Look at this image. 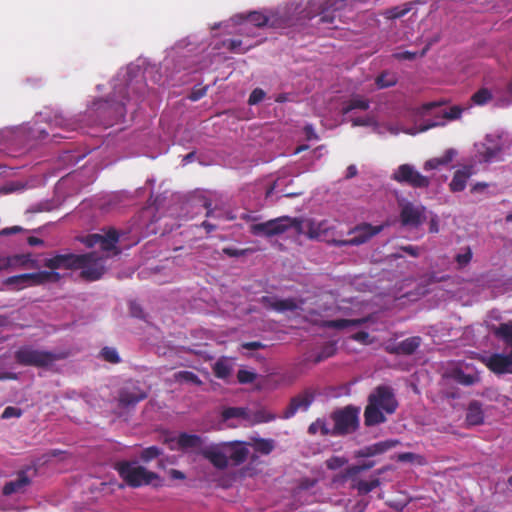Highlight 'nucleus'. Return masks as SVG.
Instances as JSON below:
<instances>
[{
	"label": "nucleus",
	"mask_w": 512,
	"mask_h": 512,
	"mask_svg": "<svg viewBox=\"0 0 512 512\" xmlns=\"http://www.w3.org/2000/svg\"><path fill=\"white\" fill-rule=\"evenodd\" d=\"M398 407V401L393 389L386 385L377 386L368 396L364 410V423L367 427L386 422L385 414H393Z\"/></svg>",
	"instance_id": "obj_1"
},
{
	"label": "nucleus",
	"mask_w": 512,
	"mask_h": 512,
	"mask_svg": "<svg viewBox=\"0 0 512 512\" xmlns=\"http://www.w3.org/2000/svg\"><path fill=\"white\" fill-rule=\"evenodd\" d=\"M491 331L495 337L501 339L511 348L510 354L493 353L482 357L481 361L494 374L512 373V321L492 326Z\"/></svg>",
	"instance_id": "obj_2"
},
{
	"label": "nucleus",
	"mask_w": 512,
	"mask_h": 512,
	"mask_svg": "<svg viewBox=\"0 0 512 512\" xmlns=\"http://www.w3.org/2000/svg\"><path fill=\"white\" fill-rule=\"evenodd\" d=\"M69 352L47 351L37 349L33 345H22L14 353L15 362L21 366L49 369L55 362L64 360Z\"/></svg>",
	"instance_id": "obj_3"
},
{
	"label": "nucleus",
	"mask_w": 512,
	"mask_h": 512,
	"mask_svg": "<svg viewBox=\"0 0 512 512\" xmlns=\"http://www.w3.org/2000/svg\"><path fill=\"white\" fill-rule=\"evenodd\" d=\"M114 468L121 479L132 488L150 485L153 484L155 480L160 479L157 473L137 465L136 462L120 461L115 464Z\"/></svg>",
	"instance_id": "obj_4"
},
{
	"label": "nucleus",
	"mask_w": 512,
	"mask_h": 512,
	"mask_svg": "<svg viewBox=\"0 0 512 512\" xmlns=\"http://www.w3.org/2000/svg\"><path fill=\"white\" fill-rule=\"evenodd\" d=\"M89 113L97 116V124L110 127L125 117L126 106L123 101L100 99L93 103Z\"/></svg>",
	"instance_id": "obj_5"
},
{
	"label": "nucleus",
	"mask_w": 512,
	"mask_h": 512,
	"mask_svg": "<svg viewBox=\"0 0 512 512\" xmlns=\"http://www.w3.org/2000/svg\"><path fill=\"white\" fill-rule=\"evenodd\" d=\"M290 228H295L297 231H300L302 228V221L290 216H281L263 223L252 224L249 227V232L254 236L270 238L282 235Z\"/></svg>",
	"instance_id": "obj_6"
},
{
	"label": "nucleus",
	"mask_w": 512,
	"mask_h": 512,
	"mask_svg": "<svg viewBox=\"0 0 512 512\" xmlns=\"http://www.w3.org/2000/svg\"><path fill=\"white\" fill-rule=\"evenodd\" d=\"M360 408L348 405L331 413L334 422L332 436H344L355 432L359 427Z\"/></svg>",
	"instance_id": "obj_7"
},
{
	"label": "nucleus",
	"mask_w": 512,
	"mask_h": 512,
	"mask_svg": "<svg viewBox=\"0 0 512 512\" xmlns=\"http://www.w3.org/2000/svg\"><path fill=\"white\" fill-rule=\"evenodd\" d=\"M80 256H86L82 264L77 266V269H81L80 276L84 280L90 282L97 281L105 274V263L108 256H103L97 251L80 254Z\"/></svg>",
	"instance_id": "obj_8"
},
{
	"label": "nucleus",
	"mask_w": 512,
	"mask_h": 512,
	"mask_svg": "<svg viewBox=\"0 0 512 512\" xmlns=\"http://www.w3.org/2000/svg\"><path fill=\"white\" fill-rule=\"evenodd\" d=\"M383 230V225L373 226L370 223H362L349 231L351 237L344 240H333L335 246H359L368 242Z\"/></svg>",
	"instance_id": "obj_9"
},
{
	"label": "nucleus",
	"mask_w": 512,
	"mask_h": 512,
	"mask_svg": "<svg viewBox=\"0 0 512 512\" xmlns=\"http://www.w3.org/2000/svg\"><path fill=\"white\" fill-rule=\"evenodd\" d=\"M392 179L412 188L425 189L430 186L429 177L422 175L410 164L400 165L392 174Z\"/></svg>",
	"instance_id": "obj_10"
},
{
	"label": "nucleus",
	"mask_w": 512,
	"mask_h": 512,
	"mask_svg": "<svg viewBox=\"0 0 512 512\" xmlns=\"http://www.w3.org/2000/svg\"><path fill=\"white\" fill-rule=\"evenodd\" d=\"M427 219L426 207L421 204L405 202L400 204L399 221L401 226L406 228L417 229Z\"/></svg>",
	"instance_id": "obj_11"
},
{
	"label": "nucleus",
	"mask_w": 512,
	"mask_h": 512,
	"mask_svg": "<svg viewBox=\"0 0 512 512\" xmlns=\"http://www.w3.org/2000/svg\"><path fill=\"white\" fill-rule=\"evenodd\" d=\"M50 276L51 273L47 271L14 275L6 278L3 285L13 286L16 290H21L28 286L43 284L49 280Z\"/></svg>",
	"instance_id": "obj_12"
},
{
	"label": "nucleus",
	"mask_w": 512,
	"mask_h": 512,
	"mask_svg": "<svg viewBox=\"0 0 512 512\" xmlns=\"http://www.w3.org/2000/svg\"><path fill=\"white\" fill-rule=\"evenodd\" d=\"M198 453L208 460L216 469L224 470L229 466L224 442L201 448Z\"/></svg>",
	"instance_id": "obj_13"
},
{
	"label": "nucleus",
	"mask_w": 512,
	"mask_h": 512,
	"mask_svg": "<svg viewBox=\"0 0 512 512\" xmlns=\"http://www.w3.org/2000/svg\"><path fill=\"white\" fill-rule=\"evenodd\" d=\"M86 256H80V254H57L51 258H48L44 262V266L51 269H77V266L81 265L85 260Z\"/></svg>",
	"instance_id": "obj_14"
},
{
	"label": "nucleus",
	"mask_w": 512,
	"mask_h": 512,
	"mask_svg": "<svg viewBox=\"0 0 512 512\" xmlns=\"http://www.w3.org/2000/svg\"><path fill=\"white\" fill-rule=\"evenodd\" d=\"M314 400V394L310 390H305L302 393L291 398L289 405L280 416L283 419L292 418L299 410H307Z\"/></svg>",
	"instance_id": "obj_15"
},
{
	"label": "nucleus",
	"mask_w": 512,
	"mask_h": 512,
	"mask_svg": "<svg viewBox=\"0 0 512 512\" xmlns=\"http://www.w3.org/2000/svg\"><path fill=\"white\" fill-rule=\"evenodd\" d=\"M228 462L231 461L234 466L243 464L249 455L248 444L244 441L224 442Z\"/></svg>",
	"instance_id": "obj_16"
},
{
	"label": "nucleus",
	"mask_w": 512,
	"mask_h": 512,
	"mask_svg": "<svg viewBox=\"0 0 512 512\" xmlns=\"http://www.w3.org/2000/svg\"><path fill=\"white\" fill-rule=\"evenodd\" d=\"M31 478L26 470H20L16 474V478L6 482L2 488V494L6 497L16 493H24L26 488L31 484Z\"/></svg>",
	"instance_id": "obj_17"
},
{
	"label": "nucleus",
	"mask_w": 512,
	"mask_h": 512,
	"mask_svg": "<svg viewBox=\"0 0 512 512\" xmlns=\"http://www.w3.org/2000/svg\"><path fill=\"white\" fill-rule=\"evenodd\" d=\"M421 345V338L413 336L396 343L389 344L385 347L386 352L393 355H412Z\"/></svg>",
	"instance_id": "obj_18"
},
{
	"label": "nucleus",
	"mask_w": 512,
	"mask_h": 512,
	"mask_svg": "<svg viewBox=\"0 0 512 512\" xmlns=\"http://www.w3.org/2000/svg\"><path fill=\"white\" fill-rule=\"evenodd\" d=\"M399 444L398 440H385L365 446L354 452L355 458H368L385 453L386 451L396 447Z\"/></svg>",
	"instance_id": "obj_19"
},
{
	"label": "nucleus",
	"mask_w": 512,
	"mask_h": 512,
	"mask_svg": "<svg viewBox=\"0 0 512 512\" xmlns=\"http://www.w3.org/2000/svg\"><path fill=\"white\" fill-rule=\"evenodd\" d=\"M147 393L139 387L123 388L119 393V405L123 408L135 406L140 401L147 398Z\"/></svg>",
	"instance_id": "obj_20"
},
{
	"label": "nucleus",
	"mask_w": 512,
	"mask_h": 512,
	"mask_svg": "<svg viewBox=\"0 0 512 512\" xmlns=\"http://www.w3.org/2000/svg\"><path fill=\"white\" fill-rule=\"evenodd\" d=\"M261 303L264 307L277 312L295 311L299 308L297 302L293 298L277 299L275 297L263 296Z\"/></svg>",
	"instance_id": "obj_21"
},
{
	"label": "nucleus",
	"mask_w": 512,
	"mask_h": 512,
	"mask_svg": "<svg viewBox=\"0 0 512 512\" xmlns=\"http://www.w3.org/2000/svg\"><path fill=\"white\" fill-rule=\"evenodd\" d=\"M473 173V167L470 165H466L463 168L456 170L451 182L449 183L450 191L454 193L463 191Z\"/></svg>",
	"instance_id": "obj_22"
},
{
	"label": "nucleus",
	"mask_w": 512,
	"mask_h": 512,
	"mask_svg": "<svg viewBox=\"0 0 512 512\" xmlns=\"http://www.w3.org/2000/svg\"><path fill=\"white\" fill-rule=\"evenodd\" d=\"M176 442L178 445V449L180 450H188V449H201L204 440L201 436L196 434H188L186 432H182L176 438Z\"/></svg>",
	"instance_id": "obj_23"
},
{
	"label": "nucleus",
	"mask_w": 512,
	"mask_h": 512,
	"mask_svg": "<svg viewBox=\"0 0 512 512\" xmlns=\"http://www.w3.org/2000/svg\"><path fill=\"white\" fill-rule=\"evenodd\" d=\"M369 321L368 317L358 318V319H333L327 320L324 322L323 326L329 329H337L342 330L347 327H358Z\"/></svg>",
	"instance_id": "obj_24"
},
{
	"label": "nucleus",
	"mask_w": 512,
	"mask_h": 512,
	"mask_svg": "<svg viewBox=\"0 0 512 512\" xmlns=\"http://www.w3.org/2000/svg\"><path fill=\"white\" fill-rule=\"evenodd\" d=\"M456 154L457 152L454 149H448L444 152L442 156L427 160L424 163V170H435L438 169L440 166L448 165L456 156Z\"/></svg>",
	"instance_id": "obj_25"
},
{
	"label": "nucleus",
	"mask_w": 512,
	"mask_h": 512,
	"mask_svg": "<svg viewBox=\"0 0 512 512\" xmlns=\"http://www.w3.org/2000/svg\"><path fill=\"white\" fill-rule=\"evenodd\" d=\"M466 421L469 425H480L483 423L484 413L480 402L475 400L470 402L466 413Z\"/></svg>",
	"instance_id": "obj_26"
},
{
	"label": "nucleus",
	"mask_w": 512,
	"mask_h": 512,
	"mask_svg": "<svg viewBox=\"0 0 512 512\" xmlns=\"http://www.w3.org/2000/svg\"><path fill=\"white\" fill-rule=\"evenodd\" d=\"M118 240L119 233L116 229H110L105 235H102V239L99 241V246L101 249L100 254L105 256L104 253L116 250V244Z\"/></svg>",
	"instance_id": "obj_27"
},
{
	"label": "nucleus",
	"mask_w": 512,
	"mask_h": 512,
	"mask_svg": "<svg viewBox=\"0 0 512 512\" xmlns=\"http://www.w3.org/2000/svg\"><path fill=\"white\" fill-rule=\"evenodd\" d=\"M248 446H252L255 452L261 455H269L274 450V441L265 438H252L251 442H247Z\"/></svg>",
	"instance_id": "obj_28"
},
{
	"label": "nucleus",
	"mask_w": 512,
	"mask_h": 512,
	"mask_svg": "<svg viewBox=\"0 0 512 512\" xmlns=\"http://www.w3.org/2000/svg\"><path fill=\"white\" fill-rule=\"evenodd\" d=\"M353 481L354 483L352 484V488L356 489L360 495H366L380 485V480L378 478H374L370 481L356 479Z\"/></svg>",
	"instance_id": "obj_29"
},
{
	"label": "nucleus",
	"mask_w": 512,
	"mask_h": 512,
	"mask_svg": "<svg viewBox=\"0 0 512 512\" xmlns=\"http://www.w3.org/2000/svg\"><path fill=\"white\" fill-rule=\"evenodd\" d=\"M370 106V103L367 99L362 97H353L349 101H347L343 108L342 113L348 114L352 110L359 109V110H367Z\"/></svg>",
	"instance_id": "obj_30"
},
{
	"label": "nucleus",
	"mask_w": 512,
	"mask_h": 512,
	"mask_svg": "<svg viewBox=\"0 0 512 512\" xmlns=\"http://www.w3.org/2000/svg\"><path fill=\"white\" fill-rule=\"evenodd\" d=\"M221 416L223 420L227 421L232 418H241L249 420L248 409L244 407H227L224 408Z\"/></svg>",
	"instance_id": "obj_31"
},
{
	"label": "nucleus",
	"mask_w": 512,
	"mask_h": 512,
	"mask_svg": "<svg viewBox=\"0 0 512 512\" xmlns=\"http://www.w3.org/2000/svg\"><path fill=\"white\" fill-rule=\"evenodd\" d=\"M308 433L310 435H316L320 433L322 436H332V428L328 427L325 419L318 418L316 421L309 425Z\"/></svg>",
	"instance_id": "obj_32"
},
{
	"label": "nucleus",
	"mask_w": 512,
	"mask_h": 512,
	"mask_svg": "<svg viewBox=\"0 0 512 512\" xmlns=\"http://www.w3.org/2000/svg\"><path fill=\"white\" fill-rule=\"evenodd\" d=\"M397 83V77L394 73L384 71L375 79V84L379 89L389 88Z\"/></svg>",
	"instance_id": "obj_33"
},
{
	"label": "nucleus",
	"mask_w": 512,
	"mask_h": 512,
	"mask_svg": "<svg viewBox=\"0 0 512 512\" xmlns=\"http://www.w3.org/2000/svg\"><path fill=\"white\" fill-rule=\"evenodd\" d=\"M502 148L499 145L486 146L483 145V149L479 150V153L484 162H492L498 159L499 154L501 153Z\"/></svg>",
	"instance_id": "obj_34"
},
{
	"label": "nucleus",
	"mask_w": 512,
	"mask_h": 512,
	"mask_svg": "<svg viewBox=\"0 0 512 512\" xmlns=\"http://www.w3.org/2000/svg\"><path fill=\"white\" fill-rule=\"evenodd\" d=\"M231 371V366L225 360H218L213 365V373L219 379H227Z\"/></svg>",
	"instance_id": "obj_35"
},
{
	"label": "nucleus",
	"mask_w": 512,
	"mask_h": 512,
	"mask_svg": "<svg viewBox=\"0 0 512 512\" xmlns=\"http://www.w3.org/2000/svg\"><path fill=\"white\" fill-rule=\"evenodd\" d=\"M454 379L457 383L464 386H471L479 381L478 375L466 374L462 370H456L454 372Z\"/></svg>",
	"instance_id": "obj_36"
},
{
	"label": "nucleus",
	"mask_w": 512,
	"mask_h": 512,
	"mask_svg": "<svg viewBox=\"0 0 512 512\" xmlns=\"http://www.w3.org/2000/svg\"><path fill=\"white\" fill-rule=\"evenodd\" d=\"M275 419H276V415L274 413L262 408L253 413L251 422L253 424H260V423H268V422L274 421Z\"/></svg>",
	"instance_id": "obj_37"
},
{
	"label": "nucleus",
	"mask_w": 512,
	"mask_h": 512,
	"mask_svg": "<svg viewBox=\"0 0 512 512\" xmlns=\"http://www.w3.org/2000/svg\"><path fill=\"white\" fill-rule=\"evenodd\" d=\"M9 260H10V267L11 268H15V267H25L27 266L28 264H33L34 261L31 259V254H15V255H12V256H8Z\"/></svg>",
	"instance_id": "obj_38"
},
{
	"label": "nucleus",
	"mask_w": 512,
	"mask_h": 512,
	"mask_svg": "<svg viewBox=\"0 0 512 512\" xmlns=\"http://www.w3.org/2000/svg\"><path fill=\"white\" fill-rule=\"evenodd\" d=\"M246 20L253 24L255 27L261 28L268 24V17L260 12L253 11L249 13L246 17Z\"/></svg>",
	"instance_id": "obj_39"
},
{
	"label": "nucleus",
	"mask_w": 512,
	"mask_h": 512,
	"mask_svg": "<svg viewBox=\"0 0 512 512\" xmlns=\"http://www.w3.org/2000/svg\"><path fill=\"white\" fill-rule=\"evenodd\" d=\"M161 454H162V449H160L157 446H150L141 451L140 459L143 462L148 463V462L156 459L157 457H159Z\"/></svg>",
	"instance_id": "obj_40"
},
{
	"label": "nucleus",
	"mask_w": 512,
	"mask_h": 512,
	"mask_svg": "<svg viewBox=\"0 0 512 512\" xmlns=\"http://www.w3.org/2000/svg\"><path fill=\"white\" fill-rule=\"evenodd\" d=\"M330 229L327 221H321L317 225H312L309 230V234L311 238H318L321 236H325Z\"/></svg>",
	"instance_id": "obj_41"
},
{
	"label": "nucleus",
	"mask_w": 512,
	"mask_h": 512,
	"mask_svg": "<svg viewBox=\"0 0 512 512\" xmlns=\"http://www.w3.org/2000/svg\"><path fill=\"white\" fill-rule=\"evenodd\" d=\"M100 356L109 363L116 364L120 362V357L118 355L117 350L112 347L102 348V350L100 351Z\"/></svg>",
	"instance_id": "obj_42"
},
{
	"label": "nucleus",
	"mask_w": 512,
	"mask_h": 512,
	"mask_svg": "<svg viewBox=\"0 0 512 512\" xmlns=\"http://www.w3.org/2000/svg\"><path fill=\"white\" fill-rule=\"evenodd\" d=\"M492 98L491 92L486 88H481L472 96V100L477 105L486 104Z\"/></svg>",
	"instance_id": "obj_43"
},
{
	"label": "nucleus",
	"mask_w": 512,
	"mask_h": 512,
	"mask_svg": "<svg viewBox=\"0 0 512 512\" xmlns=\"http://www.w3.org/2000/svg\"><path fill=\"white\" fill-rule=\"evenodd\" d=\"M348 463V459L342 456H332L326 460L325 464L329 470H337Z\"/></svg>",
	"instance_id": "obj_44"
},
{
	"label": "nucleus",
	"mask_w": 512,
	"mask_h": 512,
	"mask_svg": "<svg viewBox=\"0 0 512 512\" xmlns=\"http://www.w3.org/2000/svg\"><path fill=\"white\" fill-rule=\"evenodd\" d=\"M472 259V250L470 247H466L462 253L455 256V261L460 268L465 267L470 263Z\"/></svg>",
	"instance_id": "obj_45"
},
{
	"label": "nucleus",
	"mask_w": 512,
	"mask_h": 512,
	"mask_svg": "<svg viewBox=\"0 0 512 512\" xmlns=\"http://www.w3.org/2000/svg\"><path fill=\"white\" fill-rule=\"evenodd\" d=\"M256 377H257L256 373L249 371V370L240 369L237 372V379H238V382L241 384L252 383L256 379Z\"/></svg>",
	"instance_id": "obj_46"
},
{
	"label": "nucleus",
	"mask_w": 512,
	"mask_h": 512,
	"mask_svg": "<svg viewBox=\"0 0 512 512\" xmlns=\"http://www.w3.org/2000/svg\"><path fill=\"white\" fill-rule=\"evenodd\" d=\"M224 45L231 52L245 53L248 50V48L241 49L242 41L239 39H229L224 42Z\"/></svg>",
	"instance_id": "obj_47"
},
{
	"label": "nucleus",
	"mask_w": 512,
	"mask_h": 512,
	"mask_svg": "<svg viewBox=\"0 0 512 512\" xmlns=\"http://www.w3.org/2000/svg\"><path fill=\"white\" fill-rule=\"evenodd\" d=\"M266 93L261 88H255L248 98L249 105H256L265 98Z\"/></svg>",
	"instance_id": "obj_48"
},
{
	"label": "nucleus",
	"mask_w": 512,
	"mask_h": 512,
	"mask_svg": "<svg viewBox=\"0 0 512 512\" xmlns=\"http://www.w3.org/2000/svg\"><path fill=\"white\" fill-rule=\"evenodd\" d=\"M102 235L100 234H90L85 237L80 238V241L88 248H92L96 245H99V241H101Z\"/></svg>",
	"instance_id": "obj_49"
},
{
	"label": "nucleus",
	"mask_w": 512,
	"mask_h": 512,
	"mask_svg": "<svg viewBox=\"0 0 512 512\" xmlns=\"http://www.w3.org/2000/svg\"><path fill=\"white\" fill-rule=\"evenodd\" d=\"M177 377L179 379L194 383L196 385H200L202 383L201 380L199 379V377L191 371H180L177 374Z\"/></svg>",
	"instance_id": "obj_50"
},
{
	"label": "nucleus",
	"mask_w": 512,
	"mask_h": 512,
	"mask_svg": "<svg viewBox=\"0 0 512 512\" xmlns=\"http://www.w3.org/2000/svg\"><path fill=\"white\" fill-rule=\"evenodd\" d=\"M463 109L459 106H451L443 112V118L448 120H454L461 116Z\"/></svg>",
	"instance_id": "obj_51"
},
{
	"label": "nucleus",
	"mask_w": 512,
	"mask_h": 512,
	"mask_svg": "<svg viewBox=\"0 0 512 512\" xmlns=\"http://www.w3.org/2000/svg\"><path fill=\"white\" fill-rule=\"evenodd\" d=\"M396 459L397 461L399 462H414V461H417L418 463H421L422 461V457L419 456V455H416L412 452H404V453H399L397 456H396Z\"/></svg>",
	"instance_id": "obj_52"
},
{
	"label": "nucleus",
	"mask_w": 512,
	"mask_h": 512,
	"mask_svg": "<svg viewBox=\"0 0 512 512\" xmlns=\"http://www.w3.org/2000/svg\"><path fill=\"white\" fill-rule=\"evenodd\" d=\"M22 415V410L17 407L8 406L4 409V411L1 414L2 419H9L12 417L19 418Z\"/></svg>",
	"instance_id": "obj_53"
},
{
	"label": "nucleus",
	"mask_w": 512,
	"mask_h": 512,
	"mask_svg": "<svg viewBox=\"0 0 512 512\" xmlns=\"http://www.w3.org/2000/svg\"><path fill=\"white\" fill-rule=\"evenodd\" d=\"M247 251L248 250H246V249H236V248H231V247H227V248L223 249V253L228 255L229 257H241V256H244Z\"/></svg>",
	"instance_id": "obj_54"
},
{
	"label": "nucleus",
	"mask_w": 512,
	"mask_h": 512,
	"mask_svg": "<svg viewBox=\"0 0 512 512\" xmlns=\"http://www.w3.org/2000/svg\"><path fill=\"white\" fill-rule=\"evenodd\" d=\"M130 313L133 317H136V318H143L144 315H143V310L141 308V306L136 303V302H131L130 303Z\"/></svg>",
	"instance_id": "obj_55"
},
{
	"label": "nucleus",
	"mask_w": 512,
	"mask_h": 512,
	"mask_svg": "<svg viewBox=\"0 0 512 512\" xmlns=\"http://www.w3.org/2000/svg\"><path fill=\"white\" fill-rule=\"evenodd\" d=\"M361 472L359 464L349 466L344 473V478H353Z\"/></svg>",
	"instance_id": "obj_56"
},
{
	"label": "nucleus",
	"mask_w": 512,
	"mask_h": 512,
	"mask_svg": "<svg viewBox=\"0 0 512 512\" xmlns=\"http://www.w3.org/2000/svg\"><path fill=\"white\" fill-rule=\"evenodd\" d=\"M401 250L412 257H418L420 255V248L413 245L402 246Z\"/></svg>",
	"instance_id": "obj_57"
},
{
	"label": "nucleus",
	"mask_w": 512,
	"mask_h": 512,
	"mask_svg": "<svg viewBox=\"0 0 512 512\" xmlns=\"http://www.w3.org/2000/svg\"><path fill=\"white\" fill-rule=\"evenodd\" d=\"M372 124V119L370 117H357L352 119L353 126H369Z\"/></svg>",
	"instance_id": "obj_58"
},
{
	"label": "nucleus",
	"mask_w": 512,
	"mask_h": 512,
	"mask_svg": "<svg viewBox=\"0 0 512 512\" xmlns=\"http://www.w3.org/2000/svg\"><path fill=\"white\" fill-rule=\"evenodd\" d=\"M56 121H57V123H59V125H61L68 131L76 130V129L82 127L80 124H78L76 122H67V121H64L63 119L56 120Z\"/></svg>",
	"instance_id": "obj_59"
},
{
	"label": "nucleus",
	"mask_w": 512,
	"mask_h": 512,
	"mask_svg": "<svg viewBox=\"0 0 512 512\" xmlns=\"http://www.w3.org/2000/svg\"><path fill=\"white\" fill-rule=\"evenodd\" d=\"M264 347L265 345L259 341L245 342L242 344V348L247 350H258Z\"/></svg>",
	"instance_id": "obj_60"
},
{
	"label": "nucleus",
	"mask_w": 512,
	"mask_h": 512,
	"mask_svg": "<svg viewBox=\"0 0 512 512\" xmlns=\"http://www.w3.org/2000/svg\"><path fill=\"white\" fill-rule=\"evenodd\" d=\"M353 340L361 342V343H367L369 338V333L366 331H359L352 335L351 337Z\"/></svg>",
	"instance_id": "obj_61"
},
{
	"label": "nucleus",
	"mask_w": 512,
	"mask_h": 512,
	"mask_svg": "<svg viewBox=\"0 0 512 512\" xmlns=\"http://www.w3.org/2000/svg\"><path fill=\"white\" fill-rule=\"evenodd\" d=\"M395 56L397 59H400V60H413L416 58L417 53L411 52V51H404V52L397 53Z\"/></svg>",
	"instance_id": "obj_62"
},
{
	"label": "nucleus",
	"mask_w": 512,
	"mask_h": 512,
	"mask_svg": "<svg viewBox=\"0 0 512 512\" xmlns=\"http://www.w3.org/2000/svg\"><path fill=\"white\" fill-rule=\"evenodd\" d=\"M205 94H206V88L193 90L192 93L190 94L189 98L192 101H197V100L201 99Z\"/></svg>",
	"instance_id": "obj_63"
},
{
	"label": "nucleus",
	"mask_w": 512,
	"mask_h": 512,
	"mask_svg": "<svg viewBox=\"0 0 512 512\" xmlns=\"http://www.w3.org/2000/svg\"><path fill=\"white\" fill-rule=\"evenodd\" d=\"M169 475L174 480H184L186 478L185 474L177 469H171Z\"/></svg>",
	"instance_id": "obj_64"
}]
</instances>
